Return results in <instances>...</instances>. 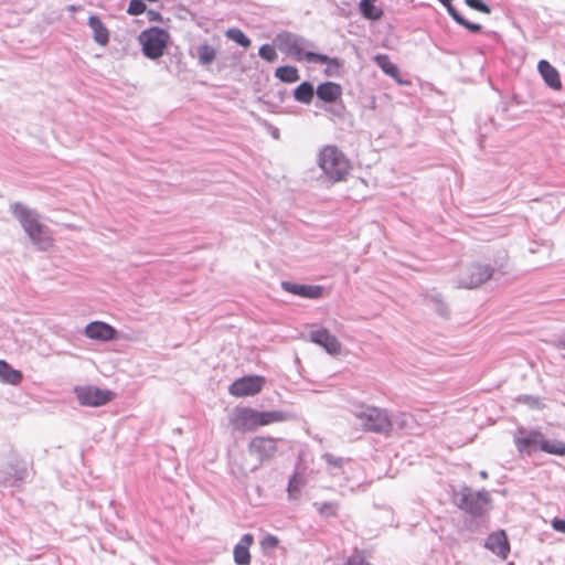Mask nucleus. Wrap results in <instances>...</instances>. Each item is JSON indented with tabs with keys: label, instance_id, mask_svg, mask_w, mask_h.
<instances>
[{
	"label": "nucleus",
	"instance_id": "nucleus-40",
	"mask_svg": "<svg viewBox=\"0 0 565 565\" xmlns=\"http://www.w3.org/2000/svg\"><path fill=\"white\" fill-rule=\"evenodd\" d=\"M145 10H146V4L143 3L142 0H131L128 6L127 12L130 15H139V14L143 13Z\"/></svg>",
	"mask_w": 565,
	"mask_h": 565
},
{
	"label": "nucleus",
	"instance_id": "nucleus-17",
	"mask_svg": "<svg viewBox=\"0 0 565 565\" xmlns=\"http://www.w3.org/2000/svg\"><path fill=\"white\" fill-rule=\"evenodd\" d=\"M3 482L17 486L26 478L28 469L25 465L14 460L8 462L6 468L1 470Z\"/></svg>",
	"mask_w": 565,
	"mask_h": 565
},
{
	"label": "nucleus",
	"instance_id": "nucleus-19",
	"mask_svg": "<svg viewBox=\"0 0 565 565\" xmlns=\"http://www.w3.org/2000/svg\"><path fill=\"white\" fill-rule=\"evenodd\" d=\"M31 242L42 250H46L52 245V238L49 234V228L41 223V221L31 230L26 232Z\"/></svg>",
	"mask_w": 565,
	"mask_h": 565
},
{
	"label": "nucleus",
	"instance_id": "nucleus-16",
	"mask_svg": "<svg viewBox=\"0 0 565 565\" xmlns=\"http://www.w3.org/2000/svg\"><path fill=\"white\" fill-rule=\"evenodd\" d=\"M12 214L18 218L25 233L40 222V215L35 210H31L20 202L11 205Z\"/></svg>",
	"mask_w": 565,
	"mask_h": 565
},
{
	"label": "nucleus",
	"instance_id": "nucleus-43",
	"mask_svg": "<svg viewBox=\"0 0 565 565\" xmlns=\"http://www.w3.org/2000/svg\"><path fill=\"white\" fill-rule=\"evenodd\" d=\"M345 565H372V564L366 562L360 552H355L347 559Z\"/></svg>",
	"mask_w": 565,
	"mask_h": 565
},
{
	"label": "nucleus",
	"instance_id": "nucleus-42",
	"mask_svg": "<svg viewBox=\"0 0 565 565\" xmlns=\"http://www.w3.org/2000/svg\"><path fill=\"white\" fill-rule=\"evenodd\" d=\"M329 62H318L319 64H327V68H326V75L327 76H333L337 74L339 67H340V62L338 58L335 57H329Z\"/></svg>",
	"mask_w": 565,
	"mask_h": 565
},
{
	"label": "nucleus",
	"instance_id": "nucleus-38",
	"mask_svg": "<svg viewBox=\"0 0 565 565\" xmlns=\"http://www.w3.org/2000/svg\"><path fill=\"white\" fill-rule=\"evenodd\" d=\"M258 55L267 62H274L277 58L275 49L269 44L262 45L258 50Z\"/></svg>",
	"mask_w": 565,
	"mask_h": 565
},
{
	"label": "nucleus",
	"instance_id": "nucleus-14",
	"mask_svg": "<svg viewBox=\"0 0 565 565\" xmlns=\"http://www.w3.org/2000/svg\"><path fill=\"white\" fill-rule=\"evenodd\" d=\"M84 334L98 341H111L116 339L117 330L103 321H93L85 327Z\"/></svg>",
	"mask_w": 565,
	"mask_h": 565
},
{
	"label": "nucleus",
	"instance_id": "nucleus-31",
	"mask_svg": "<svg viewBox=\"0 0 565 565\" xmlns=\"http://www.w3.org/2000/svg\"><path fill=\"white\" fill-rule=\"evenodd\" d=\"M317 107H319L323 111L330 114L334 118L341 119L344 117L345 106H344L343 102L341 100V98L333 103H327L323 105L317 104Z\"/></svg>",
	"mask_w": 565,
	"mask_h": 565
},
{
	"label": "nucleus",
	"instance_id": "nucleus-18",
	"mask_svg": "<svg viewBox=\"0 0 565 565\" xmlns=\"http://www.w3.org/2000/svg\"><path fill=\"white\" fill-rule=\"evenodd\" d=\"M254 542V536L250 533L244 534L238 543L234 546L233 556L234 562L237 565H249L250 564V554L249 547Z\"/></svg>",
	"mask_w": 565,
	"mask_h": 565
},
{
	"label": "nucleus",
	"instance_id": "nucleus-12",
	"mask_svg": "<svg viewBox=\"0 0 565 565\" xmlns=\"http://www.w3.org/2000/svg\"><path fill=\"white\" fill-rule=\"evenodd\" d=\"M231 425L238 431L254 430L258 427L257 411L249 407L237 408L231 418Z\"/></svg>",
	"mask_w": 565,
	"mask_h": 565
},
{
	"label": "nucleus",
	"instance_id": "nucleus-1",
	"mask_svg": "<svg viewBox=\"0 0 565 565\" xmlns=\"http://www.w3.org/2000/svg\"><path fill=\"white\" fill-rule=\"evenodd\" d=\"M318 166L326 180L331 183L345 180L351 169L349 160L335 146H326L320 150Z\"/></svg>",
	"mask_w": 565,
	"mask_h": 565
},
{
	"label": "nucleus",
	"instance_id": "nucleus-13",
	"mask_svg": "<svg viewBox=\"0 0 565 565\" xmlns=\"http://www.w3.org/2000/svg\"><path fill=\"white\" fill-rule=\"evenodd\" d=\"M281 289L286 292L308 298V299H320L323 295V287L318 285H301L291 281L284 280L280 284Z\"/></svg>",
	"mask_w": 565,
	"mask_h": 565
},
{
	"label": "nucleus",
	"instance_id": "nucleus-35",
	"mask_svg": "<svg viewBox=\"0 0 565 565\" xmlns=\"http://www.w3.org/2000/svg\"><path fill=\"white\" fill-rule=\"evenodd\" d=\"M302 486V478L298 473H294L289 479L287 492L290 500H295L299 497Z\"/></svg>",
	"mask_w": 565,
	"mask_h": 565
},
{
	"label": "nucleus",
	"instance_id": "nucleus-27",
	"mask_svg": "<svg viewBox=\"0 0 565 565\" xmlns=\"http://www.w3.org/2000/svg\"><path fill=\"white\" fill-rule=\"evenodd\" d=\"M376 0H361L359 9L361 14L367 20H379L383 15L382 9L375 6Z\"/></svg>",
	"mask_w": 565,
	"mask_h": 565
},
{
	"label": "nucleus",
	"instance_id": "nucleus-15",
	"mask_svg": "<svg viewBox=\"0 0 565 565\" xmlns=\"http://www.w3.org/2000/svg\"><path fill=\"white\" fill-rule=\"evenodd\" d=\"M484 547L502 559H505L510 553V543L503 530L491 533L486 542Z\"/></svg>",
	"mask_w": 565,
	"mask_h": 565
},
{
	"label": "nucleus",
	"instance_id": "nucleus-9",
	"mask_svg": "<svg viewBox=\"0 0 565 565\" xmlns=\"http://www.w3.org/2000/svg\"><path fill=\"white\" fill-rule=\"evenodd\" d=\"M264 382L259 375L243 376L230 385L228 392L236 397L253 396L262 391Z\"/></svg>",
	"mask_w": 565,
	"mask_h": 565
},
{
	"label": "nucleus",
	"instance_id": "nucleus-20",
	"mask_svg": "<svg viewBox=\"0 0 565 565\" xmlns=\"http://www.w3.org/2000/svg\"><path fill=\"white\" fill-rule=\"evenodd\" d=\"M316 94L319 100L327 103H333L341 98L342 87L333 82H324L318 85Z\"/></svg>",
	"mask_w": 565,
	"mask_h": 565
},
{
	"label": "nucleus",
	"instance_id": "nucleus-32",
	"mask_svg": "<svg viewBox=\"0 0 565 565\" xmlns=\"http://www.w3.org/2000/svg\"><path fill=\"white\" fill-rule=\"evenodd\" d=\"M427 301L434 305L436 312L444 318H447L449 315L448 307L444 302L441 295L438 292H431L426 297Z\"/></svg>",
	"mask_w": 565,
	"mask_h": 565
},
{
	"label": "nucleus",
	"instance_id": "nucleus-5",
	"mask_svg": "<svg viewBox=\"0 0 565 565\" xmlns=\"http://www.w3.org/2000/svg\"><path fill=\"white\" fill-rule=\"evenodd\" d=\"M138 40L142 46L143 55L150 60H157L163 55L170 34L163 29L152 26L143 30Z\"/></svg>",
	"mask_w": 565,
	"mask_h": 565
},
{
	"label": "nucleus",
	"instance_id": "nucleus-37",
	"mask_svg": "<svg viewBox=\"0 0 565 565\" xmlns=\"http://www.w3.org/2000/svg\"><path fill=\"white\" fill-rule=\"evenodd\" d=\"M318 511L326 518L334 516L338 512V504L335 502H323L321 504L316 503Z\"/></svg>",
	"mask_w": 565,
	"mask_h": 565
},
{
	"label": "nucleus",
	"instance_id": "nucleus-28",
	"mask_svg": "<svg viewBox=\"0 0 565 565\" xmlns=\"http://www.w3.org/2000/svg\"><path fill=\"white\" fill-rule=\"evenodd\" d=\"M316 90L311 83L302 82L295 90L294 97L297 102L302 104H310Z\"/></svg>",
	"mask_w": 565,
	"mask_h": 565
},
{
	"label": "nucleus",
	"instance_id": "nucleus-25",
	"mask_svg": "<svg viewBox=\"0 0 565 565\" xmlns=\"http://www.w3.org/2000/svg\"><path fill=\"white\" fill-rule=\"evenodd\" d=\"M258 426H266L274 423H280L288 419V415L281 411H257Z\"/></svg>",
	"mask_w": 565,
	"mask_h": 565
},
{
	"label": "nucleus",
	"instance_id": "nucleus-50",
	"mask_svg": "<svg viewBox=\"0 0 565 565\" xmlns=\"http://www.w3.org/2000/svg\"><path fill=\"white\" fill-rule=\"evenodd\" d=\"M479 475H480V477L482 479H487L488 478V472L486 470H481Z\"/></svg>",
	"mask_w": 565,
	"mask_h": 565
},
{
	"label": "nucleus",
	"instance_id": "nucleus-29",
	"mask_svg": "<svg viewBox=\"0 0 565 565\" xmlns=\"http://www.w3.org/2000/svg\"><path fill=\"white\" fill-rule=\"evenodd\" d=\"M275 76L285 83H295L299 79L298 70L290 65L276 68Z\"/></svg>",
	"mask_w": 565,
	"mask_h": 565
},
{
	"label": "nucleus",
	"instance_id": "nucleus-10",
	"mask_svg": "<svg viewBox=\"0 0 565 565\" xmlns=\"http://www.w3.org/2000/svg\"><path fill=\"white\" fill-rule=\"evenodd\" d=\"M543 434L537 430H526L519 428L514 436V444L520 452L532 454L541 450Z\"/></svg>",
	"mask_w": 565,
	"mask_h": 565
},
{
	"label": "nucleus",
	"instance_id": "nucleus-49",
	"mask_svg": "<svg viewBox=\"0 0 565 565\" xmlns=\"http://www.w3.org/2000/svg\"><path fill=\"white\" fill-rule=\"evenodd\" d=\"M271 136L274 139H279V129L276 127H271Z\"/></svg>",
	"mask_w": 565,
	"mask_h": 565
},
{
	"label": "nucleus",
	"instance_id": "nucleus-7",
	"mask_svg": "<svg viewBox=\"0 0 565 565\" xmlns=\"http://www.w3.org/2000/svg\"><path fill=\"white\" fill-rule=\"evenodd\" d=\"M280 439L269 436H256L248 443V452L258 459L260 463L273 459L278 451Z\"/></svg>",
	"mask_w": 565,
	"mask_h": 565
},
{
	"label": "nucleus",
	"instance_id": "nucleus-4",
	"mask_svg": "<svg viewBox=\"0 0 565 565\" xmlns=\"http://www.w3.org/2000/svg\"><path fill=\"white\" fill-rule=\"evenodd\" d=\"M457 505L465 512L481 516L490 503V494L486 490L473 491L469 487H462L455 495Z\"/></svg>",
	"mask_w": 565,
	"mask_h": 565
},
{
	"label": "nucleus",
	"instance_id": "nucleus-45",
	"mask_svg": "<svg viewBox=\"0 0 565 565\" xmlns=\"http://www.w3.org/2000/svg\"><path fill=\"white\" fill-rule=\"evenodd\" d=\"M553 527L561 532V533H564L565 534V520L563 519H554L553 520Z\"/></svg>",
	"mask_w": 565,
	"mask_h": 565
},
{
	"label": "nucleus",
	"instance_id": "nucleus-36",
	"mask_svg": "<svg viewBox=\"0 0 565 565\" xmlns=\"http://www.w3.org/2000/svg\"><path fill=\"white\" fill-rule=\"evenodd\" d=\"M391 418L393 419V427L396 426L399 429L408 427L413 422V416L407 413H397Z\"/></svg>",
	"mask_w": 565,
	"mask_h": 565
},
{
	"label": "nucleus",
	"instance_id": "nucleus-51",
	"mask_svg": "<svg viewBox=\"0 0 565 565\" xmlns=\"http://www.w3.org/2000/svg\"><path fill=\"white\" fill-rule=\"evenodd\" d=\"M524 401H525V402H530V401H531V402H533V403H537V401H536V399H534V398H532L531 396H524Z\"/></svg>",
	"mask_w": 565,
	"mask_h": 565
},
{
	"label": "nucleus",
	"instance_id": "nucleus-26",
	"mask_svg": "<svg viewBox=\"0 0 565 565\" xmlns=\"http://www.w3.org/2000/svg\"><path fill=\"white\" fill-rule=\"evenodd\" d=\"M374 61L376 65L388 76L395 78L399 82L398 75H399V68L396 64H394L390 57L385 54H377L374 57Z\"/></svg>",
	"mask_w": 565,
	"mask_h": 565
},
{
	"label": "nucleus",
	"instance_id": "nucleus-47",
	"mask_svg": "<svg viewBox=\"0 0 565 565\" xmlns=\"http://www.w3.org/2000/svg\"><path fill=\"white\" fill-rule=\"evenodd\" d=\"M438 1H439L440 3H443V4L446 7V9H447V11H448V13H449V14H450V10L456 9V8L451 4L452 0H438Z\"/></svg>",
	"mask_w": 565,
	"mask_h": 565
},
{
	"label": "nucleus",
	"instance_id": "nucleus-44",
	"mask_svg": "<svg viewBox=\"0 0 565 565\" xmlns=\"http://www.w3.org/2000/svg\"><path fill=\"white\" fill-rule=\"evenodd\" d=\"M278 543L277 536L268 534L263 539L262 546L264 550H273L277 547Z\"/></svg>",
	"mask_w": 565,
	"mask_h": 565
},
{
	"label": "nucleus",
	"instance_id": "nucleus-11",
	"mask_svg": "<svg viewBox=\"0 0 565 565\" xmlns=\"http://www.w3.org/2000/svg\"><path fill=\"white\" fill-rule=\"evenodd\" d=\"M309 340L322 347L327 353L337 355L341 352V343L328 329L320 328L309 332Z\"/></svg>",
	"mask_w": 565,
	"mask_h": 565
},
{
	"label": "nucleus",
	"instance_id": "nucleus-23",
	"mask_svg": "<svg viewBox=\"0 0 565 565\" xmlns=\"http://www.w3.org/2000/svg\"><path fill=\"white\" fill-rule=\"evenodd\" d=\"M88 25L94 32V40L100 44L105 45L109 41L108 30L105 28L100 19L96 15H90L88 18Z\"/></svg>",
	"mask_w": 565,
	"mask_h": 565
},
{
	"label": "nucleus",
	"instance_id": "nucleus-2",
	"mask_svg": "<svg viewBox=\"0 0 565 565\" xmlns=\"http://www.w3.org/2000/svg\"><path fill=\"white\" fill-rule=\"evenodd\" d=\"M352 414L360 422L364 430L382 435H388L393 430V419L386 409L370 405H359L353 408Z\"/></svg>",
	"mask_w": 565,
	"mask_h": 565
},
{
	"label": "nucleus",
	"instance_id": "nucleus-3",
	"mask_svg": "<svg viewBox=\"0 0 565 565\" xmlns=\"http://www.w3.org/2000/svg\"><path fill=\"white\" fill-rule=\"evenodd\" d=\"M282 49L291 55L296 61L302 62L306 61L308 63L311 62H329V56L316 53L312 51H306V49L313 47L315 44L303 36H300L295 33H282L278 36Z\"/></svg>",
	"mask_w": 565,
	"mask_h": 565
},
{
	"label": "nucleus",
	"instance_id": "nucleus-46",
	"mask_svg": "<svg viewBox=\"0 0 565 565\" xmlns=\"http://www.w3.org/2000/svg\"><path fill=\"white\" fill-rule=\"evenodd\" d=\"M555 347L557 349H565V333L559 335L556 340H555Z\"/></svg>",
	"mask_w": 565,
	"mask_h": 565
},
{
	"label": "nucleus",
	"instance_id": "nucleus-21",
	"mask_svg": "<svg viewBox=\"0 0 565 565\" xmlns=\"http://www.w3.org/2000/svg\"><path fill=\"white\" fill-rule=\"evenodd\" d=\"M537 70L547 86L553 89H559L562 87L559 74L550 62L546 60L539 61Z\"/></svg>",
	"mask_w": 565,
	"mask_h": 565
},
{
	"label": "nucleus",
	"instance_id": "nucleus-34",
	"mask_svg": "<svg viewBox=\"0 0 565 565\" xmlns=\"http://www.w3.org/2000/svg\"><path fill=\"white\" fill-rule=\"evenodd\" d=\"M450 17L460 25L465 26L467 30H469L472 33H479L482 29V26L478 23H472L468 20H466L458 11L457 9L450 10Z\"/></svg>",
	"mask_w": 565,
	"mask_h": 565
},
{
	"label": "nucleus",
	"instance_id": "nucleus-33",
	"mask_svg": "<svg viewBox=\"0 0 565 565\" xmlns=\"http://www.w3.org/2000/svg\"><path fill=\"white\" fill-rule=\"evenodd\" d=\"M225 36L234 42H236L238 45L243 47H248L250 45V40L245 35V33L236 28L228 29L225 32Z\"/></svg>",
	"mask_w": 565,
	"mask_h": 565
},
{
	"label": "nucleus",
	"instance_id": "nucleus-30",
	"mask_svg": "<svg viewBox=\"0 0 565 565\" xmlns=\"http://www.w3.org/2000/svg\"><path fill=\"white\" fill-rule=\"evenodd\" d=\"M541 450L547 454L564 456L565 455V443L561 440H550L543 437L541 444Z\"/></svg>",
	"mask_w": 565,
	"mask_h": 565
},
{
	"label": "nucleus",
	"instance_id": "nucleus-6",
	"mask_svg": "<svg viewBox=\"0 0 565 565\" xmlns=\"http://www.w3.org/2000/svg\"><path fill=\"white\" fill-rule=\"evenodd\" d=\"M493 275V268L489 265L471 264L465 267L458 278V287L476 288L490 279Z\"/></svg>",
	"mask_w": 565,
	"mask_h": 565
},
{
	"label": "nucleus",
	"instance_id": "nucleus-22",
	"mask_svg": "<svg viewBox=\"0 0 565 565\" xmlns=\"http://www.w3.org/2000/svg\"><path fill=\"white\" fill-rule=\"evenodd\" d=\"M23 374L21 371L13 369L7 361L0 360V381L10 385L21 383Z\"/></svg>",
	"mask_w": 565,
	"mask_h": 565
},
{
	"label": "nucleus",
	"instance_id": "nucleus-8",
	"mask_svg": "<svg viewBox=\"0 0 565 565\" xmlns=\"http://www.w3.org/2000/svg\"><path fill=\"white\" fill-rule=\"evenodd\" d=\"M76 398L81 405L98 407L111 401L114 393L95 386H82L75 388Z\"/></svg>",
	"mask_w": 565,
	"mask_h": 565
},
{
	"label": "nucleus",
	"instance_id": "nucleus-41",
	"mask_svg": "<svg viewBox=\"0 0 565 565\" xmlns=\"http://www.w3.org/2000/svg\"><path fill=\"white\" fill-rule=\"evenodd\" d=\"M322 459L332 468L341 469L344 462V459L341 457H335L332 454L326 452L322 455Z\"/></svg>",
	"mask_w": 565,
	"mask_h": 565
},
{
	"label": "nucleus",
	"instance_id": "nucleus-48",
	"mask_svg": "<svg viewBox=\"0 0 565 565\" xmlns=\"http://www.w3.org/2000/svg\"><path fill=\"white\" fill-rule=\"evenodd\" d=\"M148 14H149V19H150L151 21H158V20H160V19H161V15H160V13H159V12H156V11H152V10H151V11H149V12H148Z\"/></svg>",
	"mask_w": 565,
	"mask_h": 565
},
{
	"label": "nucleus",
	"instance_id": "nucleus-24",
	"mask_svg": "<svg viewBox=\"0 0 565 565\" xmlns=\"http://www.w3.org/2000/svg\"><path fill=\"white\" fill-rule=\"evenodd\" d=\"M216 54V50L207 43L200 44L196 47V58L201 66H210L215 61Z\"/></svg>",
	"mask_w": 565,
	"mask_h": 565
},
{
	"label": "nucleus",
	"instance_id": "nucleus-39",
	"mask_svg": "<svg viewBox=\"0 0 565 565\" xmlns=\"http://www.w3.org/2000/svg\"><path fill=\"white\" fill-rule=\"evenodd\" d=\"M465 2L469 8L473 10L486 14L491 13V8L486 2H483V0H465Z\"/></svg>",
	"mask_w": 565,
	"mask_h": 565
}]
</instances>
